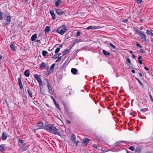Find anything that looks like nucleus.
<instances>
[{
	"instance_id": "f257e3e1",
	"label": "nucleus",
	"mask_w": 153,
	"mask_h": 153,
	"mask_svg": "<svg viewBox=\"0 0 153 153\" xmlns=\"http://www.w3.org/2000/svg\"><path fill=\"white\" fill-rule=\"evenodd\" d=\"M55 66V63L53 64L50 67V69H48V64L44 62H42L40 65L39 68L41 69H43L44 68L47 69V72L45 73L47 75H48L50 74H51L53 72L54 69V68Z\"/></svg>"
},
{
	"instance_id": "f03ea898",
	"label": "nucleus",
	"mask_w": 153,
	"mask_h": 153,
	"mask_svg": "<svg viewBox=\"0 0 153 153\" xmlns=\"http://www.w3.org/2000/svg\"><path fill=\"white\" fill-rule=\"evenodd\" d=\"M44 128L51 133L57 134V129L51 124H48L44 126Z\"/></svg>"
},
{
	"instance_id": "7ed1b4c3",
	"label": "nucleus",
	"mask_w": 153,
	"mask_h": 153,
	"mask_svg": "<svg viewBox=\"0 0 153 153\" xmlns=\"http://www.w3.org/2000/svg\"><path fill=\"white\" fill-rule=\"evenodd\" d=\"M67 30L68 29L66 28L65 25H62L58 28V33L63 35L67 31Z\"/></svg>"
},
{
	"instance_id": "20e7f679",
	"label": "nucleus",
	"mask_w": 153,
	"mask_h": 153,
	"mask_svg": "<svg viewBox=\"0 0 153 153\" xmlns=\"http://www.w3.org/2000/svg\"><path fill=\"white\" fill-rule=\"evenodd\" d=\"M141 39L143 41H146V36L144 33L142 31L139 35Z\"/></svg>"
},
{
	"instance_id": "39448f33",
	"label": "nucleus",
	"mask_w": 153,
	"mask_h": 153,
	"mask_svg": "<svg viewBox=\"0 0 153 153\" xmlns=\"http://www.w3.org/2000/svg\"><path fill=\"white\" fill-rule=\"evenodd\" d=\"M11 22V17L10 16H8L7 17L6 21L4 22V25H9Z\"/></svg>"
},
{
	"instance_id": "423d86ee",
	"label": "nucleus",
	"mask_w": 153,
	"mask_h": 153,
	"mask_svg": "<svg viewBox=\"0 0 153 153\" xmlns=\"http://www.w3.org/2000/svg\"><path fill=\"white\" fill-rule=\"evenodd\" d=\"M72 91V90L71 89L69 88V87H68L66 89L65 94L66 95V96L70 95L71 94Z\"/></svg>"
},
{
	"instance_id": "0eeeda50",
	"label": "nucleus",
	"mask_w": 153,
	"mask_h": 153,
	"mask_svg": "<svg viewBox=\"0 0 153 153\" xmlns=\"http://www.w3.org/2000/svg\"><path fill=\"white\" fill-rule=\"evenodd\" d=\"M90 140L88 138H84L82 140V144L84 145L85 146H86Z\"/></svg>"
},
{
	"instance_id": "6e6552de",
	"label": "nucleus",
	"mask_w": 153,
	"mask_h": 153,
	"mask_svg": "<svg viewBox=\"0 0 153 153\" xmlns=\"http://www.w3.org/2000/svg\"><path fill=\"white\" fill-rule=\"evenodd\" d=\"M8 136L5 132H3L2 133L1 136L0 137V139L2 140H6Z\"/></svg>"
},
{
	"instance_id": "1a4fd4ad",
	"label": "nucleus",
	"mask_w": 153,
	"mask_h": 153,
	"mask_svg": "<svg viewBox=\"0 0 153 153\" xmlns=\"http://www.w3.org/2000/svg\"><path fill=\"white\" fill-rule=\"evenodd\" d=\"M43 123L42 122H39L37 123V126L39 127V128L36 129V130L41 129L43 127Z\"/></svg>"
},
{
	"instance_id": "9d476101",
	"label": "nucleus",
	"mask_w": 153,
	"mask_h": 153,
	"mask_svg": "<svg viewBox=\"0 0 153 153\" xmlns=\"http://www.w3.org/2000/svg\"><path fill=\"white\" fill-rule=\"evenodd\" d=\"M55 53L56 54L55 55H53V53H51L50 54L51 56H52V57L54 59H56L57 58V48H56L55 51Z\"/></svg>"
},
{
	"instance_id": "9b49d317",
	"label": "nucleus",
	"mask_w": 153,
	"mask_h": 153,
	"mask_svg": "<svg viewBox=\"0 0 153 153\" xmlns=\"http://www.w3.org/2000/svg\"><path fill=\"white\" fill-rule=\"evenodd\" d=\"M18 82L20 88L21 89H22L23 88V85L21 81V77H20L18 79Z\"/></svg>"
},
{
	"instance_id": "f8f14e48",
	"label": "nucleus",
	"mask_w": 153,
	"mask_h": 153,
	"mask_svg": "<svg viewBox=\"0 0 153 153\" xmlns=\"http://www.w3.org/2000/svg\"><path fill=\"white\" fill-rule=\"evenodd\" d=\"M109 45L111 47V49L114 52H115L116 51V46L113 45L110 42L109 43Z\"/></svg>"
},
{
	"instance_id": "ddd939ff",
	"label": "nucleus",
	"mask_w": 153,
	"mask_h": 153,
	"mask_svg": "<svg viewBox=\"0 0 153 153\" xmlns=\"http://www.w3.org/2000/svg\"><path fill=\"white\" fill-rule=\"evenodd\" d=\"M37 80L38 82L39 86H40L42 85V81L40 77H34Z\"/></svg>"
},
{
	"instance_id": "4468645a",
	"label": "nucleus",
	"mask_w": 153,
	"mask_h": 153,
	"mask_svg": "<svg viewBox=\"0 0 153 153\" xmlns=\"http://www.w3.org/2000/svg\"><path fill=\"white\" fill-rule=\"evenodd\" d=\"M142 148L140 147H137L135 149V153H141Z\"/></svg>"
},
{
	"instance_id": "2eb2a0df",
	"label": "nucleus",
	"mask_w": 153,
	"mask_h": 153,
	"mask_svg": "<svg viewBox=\"0 0 153 153\" xmlns=\"http://www.w3.org/2000/svg\"><path fill=\"white\" fill-rule=\"evenodd\" d=\"M16 47V46H15V45L14 43H12L10 45V47L12 51H15Z\"/></svg>"
},
{
	"instance_id": "dca6fc26",
	"label": "nucleus",
	"mask_w": 153,
	"mask_h": 153,
	"mask_svg": "<svg viewBox=\"0 0 153 153\" xmlns=\"http://www.w3.org/2000/svg\"><path fill=\"white\" fill-rule=\"evenodd\" d=\"M65 13L61 11V10L58 9V15L59 16H62L65 15Z\"/></svg>"
},
{
	"instance_id": "f3484780",
	"label": "nucleus",
	"mask_w": 153,
	"mask_h": 153,
	"mask_svg": "<svg viewBox=\"0 0 153 153\" xmlns=\"http://www.w3.org/2000/svg\"><path fill=\"white\" fill-rule=\"evenodd\" d=\"M5 144H1L0 145V151L2 152H4V151Z\"/></svg>"
},
{
	"instance_id": "a211bd4d",
	"label": "nucleus",
	"mask_w": 153,
	"mask_h": 153,
	"mask_svg": "<svg viewBox=\"0 0 153 153\" xmlns=\"http://www.w3.org/2000/svg\"><path fill=\"white\" fill-rule=\"evenodd\" d=\"M50 13L53 19H55V15L54 13V11L53 10H51L50 11Z\"/></svg>"
},
{
	"instance_id": "6ab92c4d",
	"label": "nucleus",
	"mask_w": 153,
	"mask_h": 153,
	"mask_svg": "<svg viewBox=\"0 0 153 153\" xmlns=\"http://www.w3.org/2000/svg\"><path fill=\"white\" fill-rule=\"evenodd\" d=\"M48 88L49 91L50 93L51 94H52L53 93V91L52 90V88L50 85L49 84L48 82Z\"/></svg>"
},
{
	"instance_id": "aec40b11",
	"label": "nucleus",
	"mask_w": 153,
	"mask_h": 153,
	"mask_svg": "<svg viewBox=\"0 0 153 153\" xmlns=\"http://www.w3.org/2000/svg\"><path fill=\"white\" fill-rule=\"evenodd\" d=\"M136 79H137V80L138 81V82H139V83H140V85H142V86L143 85V83L141 82V81H143V80L141 77H140V78H139V79H138L137 77H136Z\"/></svg>"
},
{
	"instance_id": "412c9836",
	"label": "nucleus",
	"mask_w": 153,
	"mask_h": 153,
	"mask_svg": "<svg viewBox=\"0 0 153 153\" xmlns=\"http://www.w3.org/2000/svg\"><path fill=\"white\" fill-rule=\"evenodd\" d=\"M37 37V34H35L33 35L31 37V40L32 41H35Z\"/></svg>"
},
{
	"instance_id": "4be33fe9",
	"label": "nucleus",
	"mask_w": 153,
	"mask_h": 153,
	"mask_svg": "<svg viewBox=\"0 0 153 153\" xmlns=\"http://www.w3.org/2000/svg\"><path fill=\"white\" fill-rule=\"evenodd\" d=\"M77 70L75 68H72L71 69V72L73 74H76L77 73Z\"/></svg>"
},
{
	"instance_id": "5701e85b",
	"label": "nucleus",
	"mask_w": 153,
	"mask_h": 153,
	"mask_svg": "<svg viewBox=\"0 0 153 153\" xmlns=\"http://www.w3.org/2000/svg\"><path fill=\"white\" fill-rule=\"evenodd\" d=\"M24 74L26 76H30V71L27 70H26L25 71Z\"/></svg>"
},
{
	"instance_id": "b1692460",
	"label": "nucleus",
	"mask_w": 153,
	"mask_h": 153,
	"mask_svg": "<svg viewBox=\"0 0 153 153\" xmlns=\"http://www.w3.org/2000/svg\"><path fill=\"white\" fill-rule=\"evenodd\" d=\"M27 92L30 97H33V93L32 91L29 89H28L27 90Z\"/></svg>"
},
{
	"instance_id": "393cba45",
	"label": "nucleus",
	"mask_w": 153,
	"mask_h": 153,
	"mask_svg": "<svg viewBox=\"0 0 153 153\" xmlns=\"http://www.w3.org/2000/svg\"><path fill=\"white\" fill-rule=\"evenodd\" d=\"M71 140L73 142H76V136L74 134H72L71 137Z\"/></svg>"
},
{
	"instance_id": "a878e982",
	"label": "nucleus",
	"mask_w": 153,
	"mask_h": 153,
	"mask_svg": "<svg viewBox=\"0 0 153 153\" xmlns=\"http://www.w3.org/2000/svg\"><path fill=\"white\" fill-rule=\"evenodd\" d=\"M102 51L105 56H109L110 55V53L109 52L107 51L104 50H103Z\"/></svg>"
},
{
	"instance_id": "bb28decb",
	"label": "nucleus",
	"mask_w": 153,
	"mask_h": 153,
	"mask_svg": "<svg viewBox=\"0 0 153 153\" xmlns=\"http://www.w3.org/2000/svg\"><path fill=\"white\" fill-rule=\"evenodd\" d=\"M50 30V27L49 26H47L46 27L45 30V32L46 33H48Z\"/></svg>"
},
{
	"instance_id": "cd10ccee",
	"label": "nucleus",
	"mask_w": 153,
	"mask_h": 153,
	"mask_svg": "<svg viewBox=\"0 0 153 153\" xmlns=\"http://www.w3.org/2000/svg\"><path fill=\"white\" fill-rule=\"evenodd\" d=\"M146 33L152 36H153V33L149 29H147L146 30Z\"/></svg>"
},
{
	"instance_id": "c85d7f7f",
	"label": "nucleus",
	"mask_w": 153,
	"mask_h": 153,
	"mask_svg": "<svg viewBox=\"0 0 153 153\" xmlns=\"http://www.w3.org/2000/svg\"><path fill=\"white\" fill-rule=\"evenodd\" d=\"M82 41V40L81 39H75L74 42V44H76V43H79V42H81Z\"/></svg>"
},
{
	"instance_id": "c756f323",
	"label": "nucleus",
	"mask_w": 153,
	"mask_h": 153,
	"mask_svg": "<svg viewBox=\"0 0 153 153\" xmlns=\"http://www.w3.org/2000/svg\"><path fill=\"white\" fill-rule=\"evenodd\" d=\"M142 58V57L141 56H139L138 57V62H139V63L141 64L142 65L143 64L141 60L140 59H141Z\"/></svg>"
},
{
	"instance_id": "7c9ffc66",
	"label": "nucleus",
	"mask_w": 153,
	"mask_h": 153,
	"mask_svg": "<svg viewBox=\"0 0 153 153\" xmlns=\"http://www.w3.org/2000/svg\"><path fill=\"white\" fill-rule=\"evenodd\" d=\"M69 52V50L68 49H66L64 50L63 52V56H64L65 55H66L67 53H68Z\"/></svg>"
},
{
	"instance_id": "2f4dec72",
	"label": "nucleus",
	"mask_w": 153,
	"mask_h": 153,
	"mask_svg": "<svg viewBox=\"0 0 153 153\" xmlns=\"http://www.w3.org/2000/svg\"><path fill=\"white\" fill-rule=\"evenodd\" d=\"M42 54L43 56H46V54L48 53V52L46 51H42Z\"/></svg>"
},
{
	"instance_id": "473e14b6",
	"label": "nucleus",
	"mask_w": 153,
	"mask_h": 153,
	"mask_svg": "<svg viewBox=\"0 0 153 153\" xmlns=\"http://www.w3.org/2000/svg\"><path fill=\"white\" fill-rule=\"evenodd\" d=\"M134 30H135V31L137 32L139 35L142 32V31H140L139 30L137 29H134Z\"/></svg>"
},
{
	"instance_id": "72a5a7b5",
	"label": "nucleus",
	"mask_w": 153,
	"mask_h": 153,
	"mask_svg": "<svg viewBox=\"0 0 153 153\" xmlns=\"http://www.w3.org/2000/svg\"><path fill=\"white\" fill-rule=\"evenodd\" d=\"M148 108H145L144 109H141L140 111H144V112H146L148 111Z\"/></svg>"
},
{
	"instance_id": "f704fd0d",
	"label": "nucleus",
	"mask_w": 153,
	"mask_h": 153,
	"mask_svg": "<svg viewBox=\"0 0 153 153\" xmlns=\"http://www.w3.org/2000/svg\"><path fill=\"white\" fill-rule=\"evenodd\" d=\"M3 13L0 11V20H1L3 18Z\"/></svg>"
},
{
	"instance_id": "c9c22d12",
	"label": "nucleus",
	"mask_w": 153,
	"mask_h": 153,
	"mask_svg": "<svg viewBox=\"0 0 153 153\" xmlns=\"http://www.w3.org/2000/svg\"><path fill=\"white\" fill-rule=\"evenodd\" d=\"M53 102H54L55 105H56V108H57V102L55 100V99H53Z\"/></svg>"
},
{
	"instance_id": "e433bc0d",
	"label": "nucleus",
	"mask_w": 153,
	"mask_h": 153,
	"mask_svg": "<svg viewBox=\"0 0 153 153\" xmlns=\"http://www.w3.org/2000/svg\"><path fill=\"white\" fill-rule=\"evenodd\" d=\"M137 3L140 4L143 2L142 0H135Z\"/></svg>"
},
{
	"instance_id": "4c0bfd02",
	"label": "nucleus",
	"mask_w": 153,
	"mask_h": 153,
	"mask_svg": "<svg viewBox=\"0 0 153 153\" xmlns=\"http://www.w3.org/2000/svg\"><path fill=\"white\" fill-rule=\"evenodd\" d=\"M129 149L130 150H131L132 151H134V149H135L134 147L133 146H130L129 148Z\"/></svg>"
},
{
	"instance_id": "58836bf2",
	"label": "nucleus",
	"mask_w": 153,
	"mask_h": 153,
	"mask_svg": "<svg viewBox=\"0 0 153 153\" xmlns=\"http://www.w3.org/2000/svg\"><path fill=\"white\" fill-rule=\"evenodd\" d=\"M81 34V32L79 31H77L76 33V36H78L80 35Z\"/></svg>"
},
{
	"instance_id": "ea45409f",
	"label": "nucleus",
	"mask_w": 153,
	"mask_h": 153,
	"mask_svg": "<svg viewBox=\"0 0 153 153\" xmlns=\"http://www.w3.org/2000/svg\"><path fill=\"white\" fill-rule=\"evenodd\" d=\"M98 29V27H97L95 26H92V29L95 30Z\"/></svg>"
},
{
	"instance_id": "a19ab883",
	"label": "nucleus",
	"mask_w": 153,
	"mask_h": 153,
	"mask_svg": "<svg viewBox=\"0 0 153 153\" xmlns=\"http://www.w3.org/2000/svg\"><path fill=\"white\" fill-rule=\"evenodd\" d=\"M91 29H92V26H89L86 28V29L88 30H89Z\"/></svg>"
},
{
	"instance_id": "79ce46f5",
	"label": "nucleus",
	"mask_w": 153,
	"mask_h": 153,
	"mask_svg": "<svg viewBox=\"0 0 153 153\" xmlns=\"http://www.w3.org/2000/svg\"><path fill=\"white\" fill-rule=\"evenodd\" d=\"M149 97L150 98V99H151V100L153 102V98H152V96L151 95V94H149Z\"/></svg>"
},
{
	"instance_id": "37998d69",
	"label": "nucleus",
	"mask_w": 153,
	"mask_h": 153,
	"mask_svg": "<svg viewBox=\"0 0 153 153\" xmlns=\"http://www.w3.org/2000/svg\"><path fill=\"white\" fill-rule=\"evenodd\" d=\"M136 46L138 47H140V48H142V47L138 43H137V44H136Z\"/></svg>"
},
{
	"instance_id": "c03bdc74",
	"label": "nucleus",
	"mask_w": 153,
	"mask_h": 153,
	"mask_svg": "<svg viewBox=\"0 0 153 153\" xmlns=\"http://www.w3.org/2000/svg\"><path fill=\"white\" fill-rule=\"evenodd\" d=\"M19 141L20 142V143L22 144H23L24 142V141L23 140L20 139H19Z\"/></svg>"
},
{
	"instance_id": "a18cd8bd",
	"label": "nucleus",
	"mask_w": 153,
	"mask_h": 153,
	"mask_svg": "<svg viewBox=\"0 0 153 153\" xmlns=\"http://www.w3.org/2000/svg\"><path fill=\"white\" fill-rule=\"evenodd\" d=\"M59 54L58 55V61H59L60 59H61V58H62V57L61 56H59Z\"/></svg>"
},
{
	"instance_id": "49530a36",
	"label": "nucleus",
	"mask_w": 153,
	"mask_h": 153,
	"mask_svg": "<svg viewBox=\"0 0 153 153\" xmlns=\"http://www.w3.org/2000/svg\"><path fill=\"white\" fill-rule=\"evenodd\" d=\"M127 62L128 63H131V61L129 58H128L127 59Z\"/></svg>"
},
{
	"instance_id": "de8ad7c7",
	"label": "nucleus",
	"mask_w": 153,
	"mask_h": 153,
	"mask_svg": "<svg viewBox=\"0 0 153 153\" xmlns=\"http://www.w3.org/2000/svg\"><path fill=\"white\" fill-rule=\"evenodd\" d=\"M140 52L141 53H143V50L142 49H140Z\"/></svg>"
},
{
	"instance_id": "09e8293b",
	"label": "nucleus",
	"mask_w": 153,
	"mask_h": 153,
	"mask_svg": "<svg viewBox=\"0 0 153 153\" xmlns=\"http://www.w3.org/2000/svg\"><path fill=\"white\" fill-rule=\"evenodd\" d=\"M144 69H145L146 70H147V71H149V68H147V67H144Z\"/></svg>"
},
{
	"instance_id": "8fccbe9b",
	"label": "nucleus",
	"mask_w": 153,
	"mask_h": 153,
	"mask_svg": "<svg viewBox=\"0 0 153 153\" xmlns=\"http://www.w3.org/2000/svg\"><path fill=\"white\" fill-rule=\"evenodd\" d=\"M128 19H126L125 20H122V22H127Z\"/></svg>"
},
{
	"instance_id": "3c124183",
	"label": "nucleus",
	"mask_w": 153,
	"mask_h": 153,
	"mask_svg": "<svg viewBox=\"0 0 153 153\" xmlns=\"http://www.w3.org/2000/svg\"><path fill=\"white\" fill-rule=\"evenodd\" d=\"M61 3V0H58V6L59 5V4Z\"/></svg>"
},
{
	"instance_id": "603ef678",
	"label": "nucleus",
	"mask_w": 153,
	"mask_h": 153,
	"mask_svg": "<svg viewBox=\"0 0 153 153\" xmlns=\"http://www.w3.org/2000/svg\"><path fill=\"white\" fill-rule=\"evenodd\" d=\"M74 143H76V146H77V144L79 142V140L77 141L76 142H74Z\"/></svg>"
},
{
	"instance_id": "864d4df0",
	"label": "nucleus",
	"mask_w": 153,
	"mask_h": 153,
	"mask_svg": "<svg viewBox=\"0 0 153 153\" xmlns=\"http://www.w3.org/2000/svg\"><path fill=\"white\" fill-rule=\"evenodd\" d=\"M66 122L68 124H70L71 123V122L68 120H67Z\"/></svg>"
},
{
	"instance_id": "5fc2aeb1",
	"label": "nucleus",
	"mask_w": 153,
	"mask_h": 153,
	"mask_svg": "<svg viewBox=\"0 0 153 153\" xmlns=\"http://www.w3.org/2000/svg\"><path fill=\"white\" fill-rule=\"evenodd\" d=\"M96 149H97V146L96 144H94L93 146Z\"/></svg>"
},
{
	"instance_id": "6e6d98bb",
	"label": "nucleus",
	"mask_w": 153,
	"mask_h": 153,
	"mask_svg": "<svg viewBox=\"0 0 153 153\" xmlns=\"http://www.w3.org/2000/svg\"><path fill=\"white\" fill-rule=\"evenodd\" d=\"M131 72L133 73H135V71L134 70L132 69L131 70Z\"/></svg>"
},
{
	"instance_id": "4d7b16f0",
	"label": "nucleus",
	"mask_w": 153,
	"mask_h": 153,
	"mask_svg": "<svg viewBox=\"0 0 153 153\" xmlns=\"http://www.w3.org/2000/svg\"><path fill=\"white\" fill-rule=\"evenodd\" d=\"M132 57H133V58L135 59V57H136V56H135V55H134V54H133L132 55Z\"/></svg>"
},
{
	"instance_id": "13d9d810",
	"label": "nucleus",
	"mask_w": 153,
	"mask_h": 153,
	"mask_svg": "<svg viewBox=\"0 0 153 153\" xmlns=\"http://www.w3.org/2000/svg\"><path fill=\"white\" fill-rule=\"evenodd\" d=\"M57 1H56V3H55V5L56 6H57Z\"/></svg>"
},
{
	"instance_id": "bf43d9fd",
	"label": "nucleus",
	"mask_w": 153,
	"mask_h": 153,
	"mask_svg": "<svg viewBox=\"0 0 153 153\" xmlns=\"http://www.w3.org/2000/svg\"><path fill=\"white\" fill-rule=\"evenodd\" d=\"M36 129H35L34 128H33V129H32V130H33V131H34L35 133H36Z\"/></svg>"
},
{
	"instance_id": "052dcab7",
	"label": "nucleus",
	"mask_w": 153,
	"mask_h": 153,
	"mask_svg": "<svg viewBox=\"0 0 153 153\" xmlns=\"http://www.w3.org/2000/svg\"><path fill=\"white\" fill-rule=\"evenodd\" d=\"M129 52L130 53H133V52L132 51H130Z\"/></svg>"
},
{
	"instance_id": "680f3d73",
	"label": "nucleus",
	"mask_w": 153,
	"mask_h": 153,
	"mask_svg": "<svg viewBox=\"0 0 153 153\" xmlns=\"http://www.w3.org/2000/svg\"><path fill=\"white\" fill-rule=\"evenodd\" d=\"M145 153H152V152H146Z\"/></svg>"
},
{
	"instance_id": "e2e57ef3",
	"label": "nucleus",
	"mask_w": 153,
	"mask_h": 153,
	"mask_svg": "<svg viewBox=\"0 0 153 153\" xmlns=\"http://www.w3.org/2000/svg\"><path fill=\"white\" fill-rule=\"evenodd\" d=\"M26 2H27L28 0H23Z\"/></svg>"
},
{
	"instance_id": "0e129e2a",
	"label": "nucleus",
	"mask_w": 153,
	"mask_h": 153,
	"mask_svg": "<svg viewBox=\"0 0 153 153\" xmlns=\"http://www.w3.org/2000/svg\"><path fill=\"white\" fill-rule=\"evenodd\" d=\"M140 21L141 22H143V19H140Z\"/></svg>"
},
{
	"instance_id": "69168bd1",
	"label": "nucleus",
	"mask_w": 153,
	"mask_h": 153,
	"mask_svg": "<svg viewBox=\"0 0 153 153\" xmlns=\"http://www.w3.org/2000/svg\"><path fill=\"white\" fill-rule=\"evenodd\" d=\"M34 76L35 77H36V76H38L37 74H34Z\"/></svg>"
},
{
	"instance_id": "338daca9",
	"label": "nucleus",
	"mask_w": 153,
	"mask_h": 153,
	"mask_svg": "<svg viewBox=\"0 0 153 153\" xmlns=\"http://www.w3.org/2000/svg\"><path fill=\"white\" fill-rule=\"evenodd\" d=\"M42 1L43 2H47V0H42Z\"/></svg>"
},
{
	"instance_id": "774afa93",
	"label": "nucleus",
	"mask_w": 153,
	"mask_h": 153,
	"mask_svg": "<svg viewBox=\"0 0 153 153\" xmlns=\"http://www.w3.org/2000/svg\"><path fill=\"white\" fill-rule=\"evenodd\" d=\"M40 41V40H37L36 41V42H39Z\"/></svg>"
}]
</instances>
